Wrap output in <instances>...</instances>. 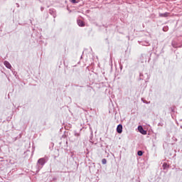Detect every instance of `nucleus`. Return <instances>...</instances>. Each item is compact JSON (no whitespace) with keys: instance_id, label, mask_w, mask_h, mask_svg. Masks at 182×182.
Wrapping results in <instances>:
<instances>
[{"instance_id":"nucleus-6","label":"nucleus","mask_w":182,"mask_h":182,"mask_svg":"<svg viewBox=\"0 0 182 182\" xmlns=\"http://www.w3.org/2000/svg\"><path fill=\"white\" fill-rule=\"evenodd\" d=\"M162 167L164 170H167V168H170V165L167 164V163H164Z\"/></svg>"},{"instance_id":"nucleus-8","label":"nucleus","mask_w":182,"mask_h":182,"mask_svg":"<svg viewBox=\"0 0 182 182\" xmlns=\"http://www.w3.org/2000/svg\"><path fill=\"white\" fill-rule=\"evenodd\" d=\"M163 31H164V32H167V31H168V26H164V28H163Z\"/></svg>"},{"instance_id":"nucleus-11","label":"nucleus","mask_w":182,"mask_h":182,"mask_svg":"<svg viewBox=\"0 0 182 182\" xmlns=\"http://www.w3.org/2000/svg\"><path fill=\"white\" fill-rule=\"evenodd\" d=\"M102 164H107V160L106 159H102Z\"/></svg>"},{"instance_id":"nucleus-1","label":"nucleus","mask_w":182,"mask_h":182,"mask_svg":"<svg viewBox=\"0 0 182 182\" xmlns=\"http://www.w3.org/2000/svg\"><path fill=\"white\" fill-rule=\"evenodd\" d=\"M49 161V158L48 156H45L43 158H41L37 161V167L38 168V170H41L46 163Z\"/></svg>"},{"instance_id":"nucleus-17","label":"nucleus","mask_w":182,"mask_h":182,"mask_svg":"<svg viewBox=\"0 0 182 182\" xmlns=\"http://www.w3.org/2000/svg\"><path fill=\"white\" fill-rule=\"evenodd\" d=\"M53 18H56V14H53Z\"/></svg>"},{"instance_id":"nucleus-3","label":"nucleus","mask_w":182,"mask_h":182,"mask_svg":"<svg viewBox=\"0 0 182 182\" xmlns=\"http://www.w3.org/2000/svg\"><path fill=\"white\" fill-rule=\"evenodd\" d=\"M138 130L141 134H147V131L144 130V129L141 126L138 127Z\"/></svg>"},{"instance_id":"nucleus-5","label":"nucleus","mask_w":182,"mask_h":182,"mask_svg":"<svg viewBox=\"0 0 182 182\" xmlns=\"http://www.w3.org/2000/svg\"><path fill=\"white\" fill-rule=\"evenodd\" d=\"M4 65L7 68V69H12V65H11V63L8 61H4Z\"/></svg>"},{"instance_id":"nucleus-7","label":"nucleus","mask_w":182,"mask_h":182,"mask_svg":"<svg viewBox=\"0 0 182 182\" xmlns=\"http://www.w3.org/2000/svg\"><path fill=\"white\" fill-rule=\"evenodd\" d=\"M77 25L81 26V27H83L85 26V22H83V21L82 20H77Z\"/></svg>"},{"instance_id":"nucleus-16","label":"nucleus","mask_w":182,"mask_h":182,"mask_svg":"<svg viewBox=\"0 0 182 182\" xmlns=\"http://www.w3.org/2000/svg\"><path fill=\"white\" fill-rule=\"evenodd\" d=\"M158 126H163V124L159 123V124H158Z\"/></svg>"},{"instance_id":"nucleus-15","label":"nucleus","mask_w":182,"mask_h":182,"mask_svg":"<svg viewBox=\"0 0 182 182\" xmlns=\"http://www.w3.org/2000/svg\"><path fill=\"white\" fill-rule=\"evenodd\" d=\"M43 9H44L43 7H41V11H43Z\"/></svg>"},{"instance_id":"nucleus-12","label":"nucleus","mask_w":182,"mask_h":182,"mask_svg":"<svg viewBox=\"0 0 182 182\" xmlns=\"http://www.w3.org/2000/svg\"><path fill=\"white\" fill-rule=\"evenodd\" d=\"M75 137H79V136H80V134H79L77 132H75Z\"/></svg>"},{"instance_id":"nucleus-9","label":"nucleus","mask_w":182,"mask_h":182,"mask_svg":"<svg viewBox=\"0 0 182 182\" xmlns=\"http://www.w3.org/2000/svg\"><path fill=\"white\" fill-rule=\"evenodd\" d=\"M142 45H143L144 46H150V43H149V42H145V43H143Z\"/></svg>"},{"instance_id":"nucleus-4","label":"nucleus","mask_w":182,"mask_h":182,"mask_svg":"<svg viewBox=\"0 0 182 182\" xmlns=\"http://www.w3.org/2000/svg\"><path fill=\"white\" fill-rule=\"evenodd\" d=\"M117 133H119V134L122 133L123 132V125H122L121 124H119L117 127Z\"/></svg>"},{"instance_id":"nucleus-18","label":"nucleus","mask_w":182,"mask_h":182,"mask_svg":"<svg viewBox=\"0 0 182 182\" xmlns=\"http://www.w3.org/2000/svg\"><path fill=\"white\" fill-rule=\"evenodd\" d=\"M171 112H174V109L173 108H171Z\"/></svg>"},{"instance_id":"nucleus-10","label":"nucleus","mask_w":182,"mask_h":182,"mask_svg":"<svg viewBox=\"0 0 182 182\" xmlns=\"http://www.w3.org/2000/svg\"><path fill=\"white\" fill-rule=\"evenodd\" d=\"M143 151H138V152H137V154H138V156H143Z\"/></svg>"},{"instance_id":"nucleus-14","label":"nucleus","mask_w":182,"mask_h":182,"mask_svg":"<svg viewBox=\"0 0 182 182\" xmlns=\"http://www.w3.org/2000/svg\"><path fill=\"white\" fill-rule=\"evenodd\" d=\"M143 102H144V103H146V105H148V103H150V102H148L146 101V100L143 101Z\"/></svg>"},{"instance_id":"nucleus-2","label":"nucleus","mask_w":182,"mask_h":182,"mask_svg":"<svg viewBox=\"0 0 182 182\" xmlns=\"http://www.w3.org/2000/svg\"><path fill=\"white\" fill-rule=\"evenodd\" d=\"M159 18H168V16H170V13L168 12L159 13Z\"/></svg>"},{"instance_id":"nucleus-13","label":"nucleus","mask_w":182,"mask_h":182,"mask_svg":"<svg viewBox=\"0 0 182 182\" xmlns=\"http://www.w3.org/2000/svg\"><path fill=\"white\" fill-rule=\"evenodd\" d=\"M72 4H77V1L76 0H71Z\"/></svg>"}]
</instances>
